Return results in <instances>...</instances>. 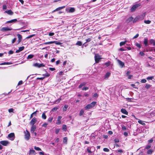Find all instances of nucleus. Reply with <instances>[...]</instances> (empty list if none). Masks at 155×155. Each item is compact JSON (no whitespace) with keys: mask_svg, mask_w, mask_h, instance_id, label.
<instances>
[{"mask_svg":"<svg viewBox=\"0 0 155 155\" xmlns=\"http://www.w3.org/2000/svg\"><path fill=\"white\" fill-rule=\"evenodd\" d=\"M54 42L53 41L46 42L42 44H40V45H50V44H51L54 43Z\"/></svg>","mask_w":155,"mask_h":155,"instance_id":"obj_25","label":"nucleus"},{"mask_svg":"<svg viewBox=\"0 0 155 155\" xmlns=\"http://www.w3.org/2000/svg\"><path fill=\"white\" fill-rule=\"evenodd\" d=\"M62 129L63 130L65 131L67 130V126L66 125H63L62 126Z\"/></svg>","mask_w":155,"mask_h":155,"instance_id":"obj_33","label":"nucleus"},{"mask_svg":"<svg viewBox=\"0 0 155 155\" xmlns=\"http://www.w3.org/2000/svg\"><path fill=\"white\" fill-rule=\"evenodd\" d=\"M86 84V83L84 82L80 84L79 86V88H81L83 86L85 85Z\"/></svg>","mask_w":155,"mask_h":155,"instance_id":"obj_36","label":"nucleus"},{"mask_svg":"<svg viewBox=\"0 0 155 155\" xmlns=\"http://www.w3.org/2000/svg\"><path fill=\"white\" fill-rule=\"evenodd\" d=\"M32 126L31 130V133L33 134L34 131L36 130V126L35 125H31Z\"/></svg>","mask_w":155,"mask_h":155,"instance_id":"obj_9","label":"nucleus"},{"mask_svg":"<svg viewBox=\"0 0 155 155\" xmlns=\"http://www.w3.org/2000/svg\"><path fill=\"white\" fill-rule=\"evenodd\" d=\"M103 150L105 152H109V150L108 149L106 148H104L103 149Z\"/></svg>","mask_w":155,"mask_h":155,"instance_id":"obj_51","label":"nucleus"},{"mask_svg":"<svg viewBox=\"0 0 155 155\" xmlns=\"http://www.w3.org/2000/svg\"><path fill=\"white\" fill-rule=\"evenodd\" d=\"M7 137L11 140H13L15 138V135L14 133H12L8 134Z\"/></svg>","mask_w":155,"mask_h":155,"instance_id":"obj_3","label":"nucleus"},{"mask_svg":"<svg viewBox=\"0 0 155 155\" xmlns=\"http://www.w3.org/2000/svg\"><path fill=\"white\" fill-rule=\"evenodd\" d=\"M17 36L18 37V39L21 40L22 38V36L21 35H20L19 34H18L17 35Z\"/></svg>","mask_w":155,"mask_h":155,"instance_id":"obj_42","label":"nucleus"},{"mask_svg":"<svg viewBox=\"0 0 155 155\" xmlns=\"http://www.w3.org/2000/svg\"><path fill=\"white\" fill-rule=\"evenodd\" d=\"M98 95L96 93H95L93 95V97H98Z\"/></svg>","mask_w":155,"mask_h":155,"instance_id":"obj_63","label":"nucleus"},{"mask_svg":"<svg viewBox=\"0 0 155 155\" xmlns=\"http://www.w3.org/2000/svg\"><path fill=\"white\" fill-rule=\"evenodd\" d=\"M91 41V39L90 38H88L86 40V42L84 43L83 44V45L85 47H86L87 45H85V44L88 42H89Z\"/></svg>","mask_w":155,"mask_h":155,"instance_id":"obj_24","label":"nucleus"},{"mask_svg":"<svg viewBox=\"0 0 155 155\" xmlns=\"http://www.w3.org/2000/svg\"><path fill=\"white\" fill-rule=\"evenodd\" d=\"M88 89H89V88H88V87H84L82 88V90H85V91H86V90H87Z\"/></svg>","mask_w":155,"mask_h":155,"instance_id":"obj_52","label":"nucleus"},{"mask_svg":"<svg viewBox=\"0 0 155 155\" xmlns=\"http://www.w3.org/2000/svg\"><path fill=\"white\" fill-rule=\"evenodd\" d=\"M37 120L36 118L33 117L30 122V124L31 125H34V124L36 123Z\"/></svg>","mask_w":155,"mask_h":155,"instance_id":"obj_7","label":"nucleus"},{"mask_svg":"<svg viewBox=\"0 0 155 155\" xmlns=\"http://www.w3.org/2000/svg\"><path fill=\"white\" fill-rule=\"evenodd\" d=\"M53 118V117H50L48 119V121L49 122H52Z\"/></svg>","mask_w":155,"mask_h":155,"instance_id":"obj_35","label":"nucleus"},{"mask_svg":"<svg viewBox=\"0 0 155 155\" xmlns=\"http://www.w3.org/2000/svg\"><path fill=\"white\" fill-rule=\"evenodd\" d=\"M154 76H151L150 77H148L147 78V80H152L153 79H154Z\"/></svg>","mask_w":155,"mask_h":155,"instance_id":"obj_45","label":"nucleus"},{"mask_svg":"<svg viewBox=\"0 0 155 155\" xmlns=\"http://www.w3.org/2000/svg\"><path fill=\"white\" fill-rule=\"evenodd\" d=\"M14 53V51L12 50H10L8 52V54H13Z\"/></svg>","mask_w":155,"mask_h":155,"instance_id":"obj_60","label":"nucleus"},{"mask_svg":"<svg viewBox=\"0 0 155 155\" xmlns=\"http://www.w3.org/2000/svg\"><path fill=\"white\" fill-rule=\"evenodd\" d=\"M62 117L61 116H59L57 118V122H56V124L58 125H60L61 124V120L62 118Z\"/></svg>","mask_w":155,"mask_h":155,"instance_id":"obj_10","label":"nucleus"},{"mask_svg":"<svg viewBox=\"0 0 155 155\" xmlns=\"http://www.w3.org/2000/svg\"><path fill=\"white\" fill-rule=\"evenodd\" d=\"M43 75L45 77H48L50 76V74H49L46 73L45 74H43Z\"/></svg>","mask_w":155,"mask_h":155,"instance_id":"obj_55","label":"nucleus"},{"mask_svg":"<svg viewBox=\"0 0 155 155\" xmlns=\"http://www.w3.org/2000/svg\"><path fill=\"white\" fill-rule=\"evenodd\" d=\"M110 73L109 72H107L105 75L104 78H108L110 76Z\"/></svg>","mask_w":155,"mask_h":155,"instance_id":"obj_29","label":"nucleus"},{"mask_svg":"<svg viewBox=\"0 0 155 155\" xmlns=\"http://www.w3.org/2000/svg\"><path fill=\"white\" fill-rule=\"evenodd\" d=\"M54 35V33L53 32H50L49 33L48 35L50 36H53Z\"/></svg>","mask_w":155,"mask_h":155,"instance_id":"obj_64","label":"nucleus"},{"mask_svg":"<svg viewBox=\"0 0 155 155\" xmlns=\"http://www.w3.org/2000/svg\"><path fill=\"white\" fill-rule=\"evenodd\" d=\"M138 6L139 5L138 4H136L134 5L131 8L130 10V11L131 12H133L138 7Z\"/></svg>","mask_w":155,"mask_h":155,"instance_id":"obj_8","label":"nucleus"},{"mask_svg":"<svg viewBox=\"0 0 155 155\" xmlns=\"http://www.w3.org/2000/svg\"><path fill=\"white\" fill-rule=\"evenodd\" d=\"M5 13H7L10 15H12L13 14V12L11 10H9L8 11H6Z\"/></svg>","mask_w":155,"mask_h":155,"instance_id":"obj_16","label":"nucleus"},{"mask_svg":"<svg viewBox=\"0 0 155 155\" xmlns=\"http://www.w3.org/2000/svg\"><path fill=\"white\" fill-rule=\"evenodd\" d=\"M151 22V21L149 20H145L144 21V22L147 24H150Z\"/></svg>","mask_w":155,"mask_h":155,"instance_id":"obj_44","label":"nucleus"},{"mask_svg":"<svg viewBox=\"0 0 155 155\" xmlns=\"http://www.w3.org/2000/svg\"><path fill=\"white\" fill-rule=\"evenodd\" d=\"M41 117L42 119L44 120L46 119L47 117L45 113H44L42 114Z\"/></svg>","mask_w":155,"mask_h":155,"instance_id":"obj_31","label":"nucleus"},{"mask_svg":"<svg viewBox=\"0 0 155 155\" xmlns=\"http://www.w3.org/2000/svg\"><path fill=\"white\" fill-rule=\"evenodd\" d=\"M153 139L152 138L151 139L149 140H148V142L149 143H152L153 142Z\"/></svg>","mask_w":155,"mask_h":155,"instance_id":"obj_58","label":"nucleus"},{"mask_svg":"<svg viewBox=\"0 0 155 155\" xmlns=\"http://www.w3.org/2000/svg\"><path fill=\"white\" fill-rule=\"evenodd\" d=\"M17 19H12L11 20L8 21H6V24L7 23H15L17 22Z\"/></svg>","mask_w":155,"mask_h":155,"instance_id":"obj_11","label":"nucleus"},{"mask_svg":"<svg viewBox=\"0 0 155 155\" xmlns=\"http://www.w3.org/2000/svg\"><path fill=\"white\" fill-rule=\"evenodd\" d=\"M76 45L81 46L82 45V42L81 41H78L76 43Z\"/></svg>","mask_w":155,"mask_h":155,"instance_id":"obj_40","label":"nucleus"},{"mask_svg":"<svg viewBox=\"0 0 155 155\" xmlns=\"http://www.w3.org/2000/svg\"><path fill=\"white\" fill-rule=\"evenodd\" d=\"M114 141L115 143H118L119 142V140L117 138H115L114 139Z\"/></svg>","mask_w":155,"mask_h":155,"instance_id":"obj_59","label":"nucleus"},{"mask_svg":"<svg viewBox=\"0 0 155 155\" xmlns=\"http://www.w3.org/2000/svg\"><path fill=\"white\" fill-rule=\"evenodd\" d=\"M25 47L24 46H22L21 47H20L19 48V49L18 50H17L16 51V53H18L19 52H20L22 51L24 49Z\"/></svg>","mask_w":155,"mask_h":155,"instance_id":"obj_14","label":"nucleus"},{"mask_svg":"<svg viewBox=\"0 0 155 155\" xmlns=\"http://www.w3.org/2000/svg\"><path fill=\"white\" fill-rule=\"evenodd\" d=\"M84 110L83 109H81L79 115L80 116H81L82 115H83V114H84Z\"/></svg>","mask_w":155,"mask_h":155,"instance_id":"obj_41","label":"nucleus"},{"mask_svg":"<svg viewBox=\"0 0 155 155\" xmlns=\"http://www.w3.org/2000/svg\"><path fill=\"white\" fill-rule=\"evenodd\" d=\"M34 57L33 54H31L28 55L27 58V59H30Z\"/></svg>","mask_w":155,"mask_h":155,"instance_id":"obj_34","label":"nucleus"},{"mask_svg":"<svg viewBox=\"0 0 155 155\" xmlns=\"http://www.w3.org/2000/svg\"><path fill=\"white\" fill-rule=\"evenodd\" d=\"M33 66L35 67L40 68L41 67H45V65L43 63L39 64L38 63H36L34 64H33Z\"/></svg>","mask_w":155,"mask_h":155,"instance_id":"obj_4","label":"nucleus"},{"mask_svg":"<svg viewBox=\"0 0 155 155\" xmlns=\"http://www.w3.org/2000/svg\"><path fill=\"white\" fill-rule=\"evenodd\" d=\"M12 63L11 62H4L0 64V65H8L12 64Z\"/></svg>","mask_w":155,"mask_h":155,"instance_id":"obj_30","label":"nucleus"},{"mask_svg":"<svg viewBox=\"0 0 155 155\" xmlns=\"http://www.w3.org/2000/svg\"><path fill=\"white\" fill-rule=\"evenodd\" d=\"M35 151L33 150H30L29 151V154L31 155V154H33V155H35Z\"/></svg>","mask_w":155,"mask_h":155,"instance_id":"obj_22","label":"nucleus"},{"mask_svg":"<svg viewBox=\"0 0 155 155\" xmlns=\"http://www.w3.org/2000/svg\"><path fill=\"white\" fill-rule=\"evenodd\" d=\"M8 111L9 113L13 112V111H14V109L13 108H12L8 109Z\"/></svg>","mask_w":155,"mask_h":155,"instance_id":"obj_54","label":"nucleus"},{"mask_svg":"<svg viewBox=\"0 0 155 155\" xmlns=\"http://www.w3.org/2000/svg\"><path fill=\"white\" fill-rule=\"evenodd\" d=\"M12 29V28H9L8 27H2L0 29V31L2 32H5L7 31H11Z\"/></svg>","mask_w":155,"mask_h":155,"instance_id":"obj_5","label":"nucleus"},{"mask_svg":"<svg viewBox=\"0 0 155 155\" xmlns=\"http://www.w3.org/2000/svg\"><path fill=\"white\" fill-rule=\"evenodd\" d=\"M121 112L122 113L126 115H127L128 114L127 111L125 109L123 108L121 109Z\"/></svg>","mask_w":155,"mask_h":155,"instance_id":"obj_17","label":"nucleus"},{"mask_svg":"<svg viewBox=\"0 0 155 155\" xmlns=\"http://www.w3.org/2000/svg\"><path fill=\"white\" fill-rule=\"evenodd\" d=\"M96 102L95 101H93L90 104H87L85 107V110L89 109L91 108L94 107L96 105Z\"/></svg>","mask_w":155,"mask_h":155,"instance_id":"obj_1","label":"nucleus"},{"mask_svg":"<svg viewBox=\"0 0 155 155\" xmlns=\"http://www.w3.org/2000/svg\"><path fill=\"white\" fill-rule=\"evenodd\" d=\"M65 6H62V7H59V8H57L56 9H55V10H54L53 11V12H54L55 11H58V10H60L63 8H65Z\"/></svg>","mask_w":155,"mask_h":155,"instance_id":"obj_21","label":"nucleus"},{"mask_svg":"<svg viewBox=\"0 0 155 155\" xmlns=\"http://www.w3.org/2000/svg\"><path fill=\"white\" fill-rule=\"evenodd\" d=\"M149 114H150V116L149 117V118L155 116V111H154L150 113H149Z\"/></svg>","mask_w":155,"mask_h":155,"instance_id":"obj_27","label":"nucleus"},{"mask_svg":"<svg viewBox=\"0 0 155 155\" xmlns=\"http://www.w3.org/2000/svg\"><path fill=\"white\" fill-rule=\"evenodd\" d=\"M138 122L139 123L143 126H145V124L144 122L143 121L141 120H138Z\"/></svg>","mask_w":155,"mask_h":155,"instance_id":"obj_26","label":"nucleus"},{"mask_svg":"<svg viewBox=\"0 0 155 155\" xmlns=\"http://www.w3.org/2000/svg\"><path fill=\"white\" fill-rule=\"evenodd\" d=\"M117 61L119 65L121 66V67H123L124 66V62H123L119 60H118Z\"/></svg>","mask_w":155,"mask_h":155,"instance_id":"obj_13","label":"nucleus"},{"mask_svg":"<svg viewBox=\"0 0 155 155\" xmlns=\"http://www.w3.org/2000/svg\"><path fill=\"white\" fill-rule=\"evenodd\" d=\"M145 15V14L144 13H143L140 15L138 16L137 17L139 18V19L140 20H143L144 18V17Z\"/></svg>","mask_w":155,"mask_h":155,"instance_id":"obj_15","label":"nucleus"},{"mask_svg":"<svg viewBox=\"0 0 155 155\" xmlns=\"http://www.w3.org/2000/svg\"><path fill=\"white\" fill-rule=\"evenodd\" d=\"M2 8L3 9H6L7 8V6L5 5H3Z\"/></svg>","mask_w":155,"mask_h":155,"instance_id":"obj_62","label":"nucleus"},{"mask_svg":"<svg viewBox=\"0 0 155 155\" xmlns=\"http://www.w3.org/2000/svg\"><path fill=\"white\" fill-rule=\"evenodd\" d=\"M147 81L146 79H142L141 81V82L142 83H145Z\"/></svg>","mask_w":155,"mask_h":155,"instance_id":"obj_56","label":"nucleus"},{"mask_svg":"<svg viewBox=\"0 0 155 155\" xmlns=\"http://www.w3.org/2000/svg\"><path fill=\"white\" fill-rule=\"evenodd\" d=\"M54 42V43H55L57 45H60L61 44V43L59 42H57V41H53Z\"/></svg>","mask_w":155,"mask_h":155,"instance_id":"obj_47","label":"nucleus"},{"mask_svg":"<svg viewBox=\"0 0 155 155\" xmlns=\"http://www.w3.org/2000/svg\"><path fill=\"white\" fill-rule=\"evenodd\" d=\"M150 44H153V45L154 46H155V40L153 39H150Z\"/></svg>","mask_w":155,"mask_h":155,"instance_id":"obj_28","label":"nucleus"},{"mask_svg":"<svg viewBox=\"0 0 155 155\" xmlns=\"http://www.w3.org/2000/svg\"><path fill=\"white\" fill-rule=\"evenodd\" d=\"M25 138L26 140H28L30 137V135L29 132L27 130L24 132Z\"/></svg>","mask_w":155,"mask_h":155,"instance_id":"obj_2","label":"nucleus"},{"mask_svg":"<svg viewBox=\"0 0 155 155\" xmlns=\"http://www.w3.org/2000/svg\"><path fill=\"white\" fill-rule=\"evenodd\" d=\"M58 108L57 107H55L52 109V111H54L57 110Z\"/></svg>","mask_w":155,"mask_h":155,"instance_id":"obj_49","label":"nucleus"},{"mask_svg":"<svg viewBox=\"0 0 155 155\" xmlns=\"http://www.w3.org/2000/svg\"><path fill=\"white\" fill-rule=\"evenodd\" d=\"M138 20H139V18L137 16L134 19H133V22L134 23L136 21H137Z\"/></svg>","mask_w":155,"mask_h":155,"instance_id":"obj_38","label":"nucleus"},{"mask_svg":"<svg viewBox=\"0 0 155 155\" xmlns=\"http://www.w3.org/2000/svg\"><path fill=\"white\" fill-rule=\"evenodd\" d=\"M67 137H64L63 138V143L66 144L67 143Z\"/></svg>","mask_w":155,"mask_h":155,"instance_id":"obj_37","label":"nucleus"},{"mask_svg":"<svg viewBox=\"0 0 155 155\" xmlns=\"http://www.w3.org/2000/svg\"><path fill=\"white\" fill-rule=\"evenodd\" d=\"M70 12H73L74 11V9L73 8H71L70 9Z\"/></svg>","mask_w":155,"mask_h":155,"instance_id":"obj_57","label":"nucleus"},{"mask_svg":"<svg viewBox=\"0 0 155 155\" xmlns=\"http://www.w3.org/2000/svg\"><path fill=\"white\" fill-rule=\"evenodd\" d=\"M151 146L152 145L151 144L148 145L146 146L145 147V149H149L151 147Z\"/></svg>","mask_w":155,"mask_h":155,"instance_id":"obj_39","label":"nucleus"},{"mask_svg":"<svg viewBox=\"0 0 155 155\" xmlns=\"http://www.w3.org/2000/svg\"><path fill=\"white\" fill-rule=\"evenodd\" d=\"M100 57L98 55L96 54L95 56V60L96 63H98L100 60Z\"/></svg>","mask_w":155,"mask_h":155,"instance_id":"obj_12","label":"nucleus"},{"mask_svg":"<svg viewBox=\"0 0 155 155\" xmlns=\"http://www.w3.org/2000/svg\"><path fill=\"white\" fill-rule=\"evenodd\" d=\"M39 153L40 155H48L47 154H45L43 152H40Z\"/></svg>","mask_w":155,"mask_h":155,"instance_id":"obj_48","label":"nucleus"},{"mask_svg":"<svg viewBox=\"0 0 155 155\" xmlns=\"http://www.w3.org/2000/svg\"><path fill=\"white\" fill-rule=\"evenodd\" d=\"M68 107V105H65L64 106V107L63 108V110L64 111H66L67 110V108Z\"/></svg>","mask_w":155,"mask_h":155,"instance_id":"obj_32","label":"nucleus"},{"mask_svg":"<svg viewBox=\"0 0 155 155\" xmlns=\"http://www.w3.org/2000/svg\"><path fill=\"white\" fill-rule=\"evenodd\" d=\"M9 143V142L7 140H2L0 141V143L4 146H7Z\"/></svg>","mask_w":155,"mask_h":155,"instance_id":"obj_6","label":"nucleus"},{"mask_svg":"<svg viewBox=\"0 0 155 155\" xmlns=\"http://www.w3.org/2000/svg\"><path fill=\"white\" fill-rule=\"evenodd\" d=\"M153 150L152 149H150L148 150L147 152V154L148 155L152 154V153L153 152Z\"/></svg>","mask_w":155,"mask_h":155,"instance_id":"obj_23","label":"nucleus"},{"mask_svg":"<svg viewBox=\"0 0 155 155\" xmlns=\"http://www.w3.org/2000/svg\"><path fill=\"white\" fill-rule=\"evenodd\" d=\"M48 125V124L47 123H45L44 124H42V126L43 127H46Z\"/></svg>","mask_w":155,"mask_h":155,"instance_id":"obj_53","label":"nucleus"},{"mask_svg":"<svg viewBox=\"0 0 155 155\" xmlns=\"http://www.w3.org/2000/svg\"><path fill=\"white\" fill-rule=\"evenodd\" d=\"M34 149H35V150L37 151L41 150V149L39 147H37L36 146L34 147Z\"/></svg>","mask_w":155,"mask_h":155,"instance_id":"obj_43","label":"nucleus"},{"mask_svg":"<svg viewBox=\"0 0 155 155\" xmlns=\"http://www.w3.org/2000/svg\"><path fill=\"white\" fill-rule=\"evenodd\" d=\"M22 83H23V82H22V81H20L18 83V85H21L22 84Z\"/></svg>","mask_w":155,"mask_h":155,"instance_id":"obj_61","label":"nucleus"},{"mask_svg":"<svg viewBox=\"0 0 155 155\" xmlns=\"http://www.w3.org/2000/svg\"><path fill=\"white\" fill-rule=\"evenodd\" d=\"M133 19V18L132 17H130L128 18L126 20V22L127 23L130 22L132 21Z\"/></svg>","mask_w":155,"mask_h":155,"instance_id":"obj_19","label":"nucleus"},{"mask_svg":"<svg viewBox=\"0 0 155 155\" xmlns=\"http://www.w3.org/2000/svg\"><path fill=\"white\" fill-rule=\"evenodd\" d=\"M122 129L123 130H127V128L124 125L122 126Z\"/></svg>","mask_w":155,"mask_h":155,"instance_id":"obj_50","label":"nucleus"},{"mask_svg":"<svg viewBox=\"0 0 155 155\" xmlns=\"http://www.w3.org/2000/svg\"><path fill=\"white\" fill-rule=\"evenodd\" d=\"M148 39L147 38H144V44L145 46H147L149 45L148 42Z\"/></svg>","mask_w":155,"mask_h":155,"instance_id":"obj_18","label":"nucleus"},{"mask_svg":"<svg viewBox=\"0 0 155 155\" xmlns=\"http://www.w3.org/2000/svg\"><path fill=\"white\" fill-rule=\"evenodd\" d=\"M126 42V41H124V42H121L120 43V46H122L124 45Z\"/></svg>","mask_w":155,"mask_h":155,"instance_id":"obj_46","label":"nucleus"},{"mask_svg":"<svg viewBox=\"0 0 155 155\" xmlns=\"http://www.w3.org/2000/svg\"><path fill=\"white\" fill-rule=\"evenodd\" d=\"M94 148L93 147H88L87 149V151L89 153H91L92 152L91 151V150L92 149H94Z\"/></svg>","mask_w":155,"mask_h":155,"instance_id":"obj_20","label":"nucleus"}]
</instances>
